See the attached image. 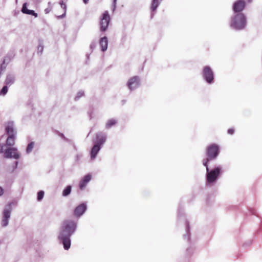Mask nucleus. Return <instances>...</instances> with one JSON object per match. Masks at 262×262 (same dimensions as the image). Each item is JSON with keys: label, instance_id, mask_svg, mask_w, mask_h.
Wrapping results in <instances>:
<instances>
[{"label": "nucleus", "instance_id": "f257e3e1", "mask_svg": "<svg viewBox=\"0 0 262 262\" xmlns=\"http://www.w3.org/2000/svg\"><path fill=\"white\" fill-rule=\"evenodd\" d=\"M76 223L70 220H66L62 222L58 234V239L66 250H68L71 246L70 236L74 233L76 229Z\"/></svg>", "mask_w": 262, "mask_h": 262}, {"label": "nucleus", "instance_id": "f03ea898", "mask_svg": "<svg viewBox=\"0 0 262 262\" xmlns=\"http://www.w3.org/2000/svg\"><path fill=\"white\" fill-rule=\"evenodd\" d=\"M220 152L219 146L215 143L211 144L206 148L207 158L203 160L204 166H207V164L214 159L218 156Z\"/></svg>", "mask_w": 262, "mask_h": 262}, {"label": "nucleus", "instance_id": "7ed1b4c3", "mask_svg": "<svg viewBox=\"0 0 262 262\" xmlns=\"http://www.w3.org/2000/svg\"><path fill=\"white\" fill-rule=\"evenodd\" d=\"M206 167V184H211L214 183L222 172V168L221 166L216 167L210 170L209 169L208 165L205 166Z\"/></svg>", "mask_w": 262, "mask_h": 262}, {"label": "nucleus", "instance_id": "20e7f679", "mask_svg": "<svg viewBox=\"0 0 262 262\" xmlns=\"http://www.w3.org/2000/svg\"><path fill=\"white\" fill-rule=\"evenodd\" d=\"M246 25V20L245 15L240 13L235 14L231 18L230 26L231 27L237 29L241 30L244 29Z\"/></svg>", "mask_w": 262, "mask_h": 262}, {"label": "nucleus", "instance_id": "39448f33", "mask_svg": "<svg viewBox=\"0 0 262 262\" xmlns=\"http://www.w3.org/2000/svg\"><path fill=\"white\" fill-rule=\"evenodd\" d=\"M6 132L8 135L6 140V145L9 146H12L15 144L16 132L14 130L12 123H9L6 126Z\"/></svg>", "mask_w": 262, "mask_h": 262}, {"label": "nucleus", "instance_id": "423d86ee", "mask_svg": "<svg viewBox=\"0 0 262 262\" xmlns=\"http://www.w3.org/2000/svg\"><path fill=\"white\" fill-rule=\"evenodd\" d=\"M110 20L111 17L108 12L107 11H105L100 18L99 25L101 31L105 32L106 31L110 23Z\"/></svg>", "mask_w": 262, "mask_h": 262}, {"label": "nucleus", "instance_id": "0eeeda50", "mask_svg": "<svg viewBox=\"0 0 262 262\" xmlns=\"http://www.w3.org/2000/svg\"><path fill=\"white\" fill-rule=\"evenodd\" d=\"M203 75L208 83H211L213 81L214 79L213 73L209 67L206 66L204 68Z\"/></svg>", "mask_w": 262, "mask_h": 262}, {"label": "nucleus", "instance_id": "6e6552de", "mask_svg": "<svg viewBox=\"0 0 262 262\" xmlns=\"http://www.w3.org/2000/svg\"><path fill=\"white\" fill-rule=\"evenodd\" d=\"M5 156L6 158H13L15 159L19 158V154L17 152L16 148H8L5 152Z\"/></svg>", "mask_w": 262, "mask_h": 262}, {"label": "nucleus", "instance_id": "1a4fd4ad", "mask_svg": "<svg viewBox=\"0 0 262 262\" xmlns=\"http://www.w3.org/2000/svg\"><path fill=\"white\" fill-rule=\"evenodd\" d=\"M246 6L245 1L244 0H238L236 1L233 6V10L235 13H240Z\"/></svg>", "mask_w": 262, "mask_h": 262}, {"label": "nucleus", "instance_id": "9d476101", "mask_svg": "<svg viewBox=\"0 0 262 262\" xmlns=\"http://www.w3.org/2000/svg\"><path fill=\"white\" fill-rule=\"evenodd\" d=\"M140 84V80L138 76H134L130 78L127 82L128 88L132 90L137 88Z\"/></svg>", "mask_w": 262, "mask_h": 262}, {"label": "nucleus", "instance_id": "9b49d317", "mask_svg": "<svg viewBox=\"0 0 262 262\" xmlns=\"http://www.w3.org/2000/svg\"><path fill=\"white\" fill-rule=\"evenodd\" d=\"M86 208L85 204L82 203L77 206L74 210V214L76 216L79 217L85 212Z\"/></svg>", "mask_w": 262, "mask_h": 262}, {"label": "nucleus", "instance_id": "f8f14e48", "mask_svg": "<svg viewBox=\"0 0 262 262\" xmlns=\"http://www.w3.org/2000/svg\"><path fill=\"white\" fill-rule=\"evenodd\" d=\"M92 176L90 174H88L85 176L79 183V188L81 190H83L87 185L88 183L91 180Z\"/></svg>", "mask_w": 262, "mask_h": 262}, {"label": "nucleus", "instance_id": "ddd939ff", "mask_svg": "<svg viewBox=\"0 0 262 262\" xmlns=\"http://www.w3.org/2000/svg\"><path fill=\"white\" fill-rule=\"evenodd\" d=\"M97 144L101 145L103 144L106 140L105 135L102 133H98L96 135Z\"/></svg>", "mask_w": 262, "mask_h": 262}, {"label": "nucleus", "instance_id": "4468645a", "mask_svg": "<svg viewBox=\"0 0 262 262\" xmlns=\"http://www.w3.org/2000/svg\"><path fill=\"white\" fill-rule=\"evenodd\" d=\"M108 41L106 37H103L100 40V45L102 51H105L107 48Z\"/></svg>", "mask_w": 262, "mask_h": 262}, {"label": "nucleus", "instance_id": "2eb2a0df", "mask_svg": "<svg viewBox=\"0 0 262 262\" xmlns=\"http://www.w3.org/2000/svg\"><path fill=\"white\" fill-rule=\"evenodd\" d=\"M100 149V145L96 144L92 148L91 152V157L92 159L95 158L96 155H97L98 151Z\"/></svg>", "mask_w": 262, "mask_h": 262}, {"label": "nucleus", "instance_id": "dca6fc26", "mask_svg": "<svg viewBox=\"0 0 262 262\" xmlns=\"http://www.w3.org/2000/svg\"><path fill=\"white\" fill-rule=\"evenodd\" d=\"M161 1L162 0H152L151 5V10L152 12H154L156 10Z\"/></svg>", "mask_w": 262, "mask_h": 262}, {"label": "nucleus", "instance_id": "f3484780", "mask_svg": "<svg viewBox=\"0 0 262 262\" xmlns=\"http://www.w3.org/2000/svg\"><path fill=\"white\" fill-rule=\"evenodd\" d=\"M116 124V121L114 119H110L107 121L106 124V127L107 128H111L112 126Z\"/></svg>", "mask_w": 262, "mask_h": 262}, {"label": "nucleus", "instance_id": "a211bd4d", "mask_svg": "<svg viewBox=\"0 0 262 262\" xmlns=\"http://www.w3.org/2000/svg\"><path fill=\"white\" fill-rule=\"evenodd\" d=\"M71 186H68L63 191L62 195L64 196L68 195L71 191Z\"/></svg>", "mask_w": 262, "mask_h": 262}, {"label": "nucleus", "instance_id": "6ab92c4d", "mask_svg": "<svg viewBox=\"0 0 262 262\" xmlns=\"http://www.w3.org/2000/svg\"><path fill=\"white\" fill-rule=\"evenodd\" d=\"M10 210L5 209L3 212V217L9 219L10 216Z\"/></svg>", "mask_w": 262, "mask_h": 262}, {"label": "nucleus", "instance_id": "aec40b11", "mask_svg": "<svg viewBox=\"0 0 262 262\" xmlns=\"http://www.w3.org/2000/svg\"><path fill=\"white\" fill-rule=\"evenodd\" d=\"M34 143L33 142L30 143L28 145L27 149H26V151L27 153H30L32 150V149L34 147Z\"/></svg>", "mask_w": 262, "mask_h": 262}, {"label": "nucleus", "instance_id": "412c9836", "mask_svg": "<svg viewBox=\"0 0 262 262\" xmlns=\"http://www.w3.org/2000/svg\"><path fill=\"white\" fill-rule=\"evenodd\" d=\"M44 196V192L43 191H39L37 193V200L40 201L42 200Z\"/></svg>", "mask_w": 262, "mask_h": 262}, {"label": "nucleus", "instance_id": "4be33fe9", "mask_svg": "<svg viewBox=\"0 0 262 262\" xmlns=\"http://www.w3.org/2000/svg\"><path fill=\"white\" fill-rule=\"evenodd\" d=\"M8 92V87L7 86H4L2 90L0 92V95H5Z\"/></svg>", "mask_w": 262, "mask_h": 262}, {"label": "nucleus", "instance_id": "5701e85b", "mask_svg": "<svg viewBox=\"0 0 262 262\" xmlns=\"http://www.w3.org/2000/svg\"><path fill=\"white\" fill-rule=\"evenodd\" d=\"M29 10L27 8V3H25L23 4V7H22V9H21V11L23 13H25V14H27V12L29 11Z\"/></svg>", "mask_w": 262, "mask_h": 262}, {"label": "nucleus", "instance_id": "b1692460", "mask_svg": "<svg viewBox=\"0 0 262 262\" xmlns=\"http://www.w3.org/2000/svg\"><path fill=\"white\" fill-rule=\"evenodd\" d=\"M27 14H29V15H32L34 16H35V17H37V14L36 13H35L34 12V11L33 10H29L27 12Z\"/></svg>", "mask_w": 262, "mask_h": 262}, {"label": "nucleus", "instance_id": "393cba45", "mask_svg": "<svg viewBox=\"0 0 262 262\" xmlns=\"http://www.w3.org/2000/svg\"><path fill=\"white\" fill-rule=\"evenodd\" d=\"M8 220L9 219H6V218L3 217V220H2V226L3 227H5V226H6L8 225Z\"/></svg>", "mask_w": 262, "mask_h": 262}, {"label": "nucleus", "instance_id": "a878e982", "mask_svg": "<svg viewBox=\"0 0 262 262\" xmlns=\"http://www.w3.org/2000/svg\"><path fill=\"white\" fill-rule=\"evenodd\" d=\"M234 132L235 129L233 128H229L228 130V133L231 135H233L234 133Z\"/></svg>", "mask_w": 262, "mask_h": 262}, {"label": "nucleus", "instance_id": "bb28decb", "mask_svg": "<svg viewBox=\"0 0 262 262\" xmlns=\"http://www.w3.org/2000/svg\"><path fill=\"white\" fill-rule=\"evenodd\" d=\"M60 4L61 5V8H62L63 9L66 8V4L63 3V1L60 2Z\"/></svg>", "mask_w": 262, "mask_h": 262}, {"label": "nucleus", "instance_id": "cd10ccee", "mask_svg": "<svg viewBox=\"0 0 262 262\" xmlns=\"http://www.w3.org/2000/svg\"><path fill=\"white\" fill-rule=\"evenodd\" d=\"M4 193V190L2 187L0 186V196Z\"/></svg>", "mask_w": 262, "mask_h": 262}, {"label": "nucleus", "instance_id": "c85d7f7f", "mask_svg": "<svg viewBox=\"0 0 262 262\" xmlns=\"http://www.w3.org/2000/svg\"><path fill=\"white\" fill-rule=\"evenodd\" d=\"M8 58V60H10V58H9L8 56L6 57V58L4 59L3 63H5L7 61V59Z\"/></svg>", "mask_w": 262, "mask_h": 262}, {"label": "nucleus", "instance_id": "c756f323", "mask_svg": "<svg viewBox=\"0 0 262 262\" xmlns=\"http://www.w3.org/2000/svg\"><path fill=\"white\" fill-rule=\"evenodd\" d=\"M116 1H117V0H113V3H114V7L116 6Z\"/></svg>", "mask_w": 262, "mask_h": 262}, {"label": "nucleus", "instance_id": "7c9ffc66", "mask_svg": "<svg viewBox=\"0 0 262 262\" xmlns=\"http://www.w3.org/2000/svg\"><path fill=\"white\" fill-rule=\"evenodd\" d=\"M89 0H83V2L85 3V4H86L88 3Z\"/></svg>", "mask_w": 262, "mask_h": 262}]
</instances>
